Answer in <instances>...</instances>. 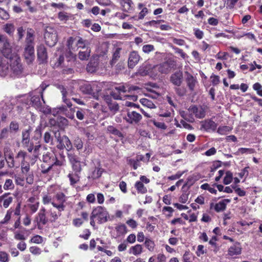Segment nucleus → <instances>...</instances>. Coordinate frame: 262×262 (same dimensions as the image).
Wrapping results in <instances>:
<instances>
[{
  "label": "nucleus",
  "instance_id": "nucleus-1",
  "mask_svg": "<svg viewBox=\"0 0 262 262\" xmlns=\"http://www.w3.org/2000/svg\"><path fill=\"white\" fill-rule=\"evenodd\" d=\"M27 153L23 150H19L13 159L8 161L9 165L13 168H18L20 166L21 173L25 176L26 182L29 184H32L34 182L33 172L30 169V164L25 160Z\"/></svg>",
  "mask_w": 262,
  "mask_h": 262
},
{
  "label": "nucleus",
  "instance_id": "nucleus-2",
  "mask_svg": "<svg viewBox=\"0 0 262 262\" xmlns=\"http://www.w3.org/2000/svg\"><path fill=\"white\" fill-rule=\"evenodd\" d=\"M42 162L53 166H63L66 165L64 158L58 159L53 151L44 152L42 156Z\"/></svg>",
  "mask_w": 262,
  "mask_h": 262
},
{
  "label": "nucleus",
  "instance_id": "nucleus-3",
  "mask_svg": "<svg viewBox=\"0 0 262 262\" xmlns=\"http://www.w3.org/2000/svg\"><path fill=\"white\" fill-rule=\"evenodd\" d=\"M91 214L93 217L96 219L97 221V223L99 224L106 222L109 216L108 212L106 209L101 206H98L93 208Z\"/></svg>",
  "mask_w": 262,
  "mask_h": 262
},
{
  "label": "nucleus",
  "instance_id": "nucleus-4",
  "mask_svg": "<svg viewBox=\"0 0 262 262\" xmlns=\"http://www.w3.org/2000/svg\"><path fill=\"white\" fill-rule=\"evenodd\" d=\"M66 201V195L62 192L59 191L53 196L51 204L58 210V212H61L65 210Z\"/></svg>",
  "mask_w": 262,
  "mask_h": 262
},
{
  "label": "nucleus",
  "instance_id": "nucleus-5",
  "mask_svg": "<svg viewBox=\"0 0 262 262\" xmlns=\"http://www.w3.org/2000/svg\"><path fill=\"white\" fill-rule=\"evenodd\" d=\"M0 52L6 59L11 58L14 55L12 53V47L8 37L5 35L0 34Z\"/></svg>",
  "mask_w": 262,
  "mask_h": 262
},
{
  "label": "nucleus",
  "instance_id": "nucleus-6",
  "mask_svg": "<svg viewBox=\"0 0 262 262\" xmlns=\"http://www.w3.org/2000/svg\"><path fill=\"white\" fill-rule=\"evenodd\" d=\"M48 219L46 216V209L42 207L35 216L33 223L35 224V227L38 230H42L44 227L48 224Z\"/></svg>",
  "mask_w": 262,
  "mask_h": 262
},
{
  "label": "nucleus",
  "instance_id": "nucleus-7",
  "mask_svg": "<svg viewBox=\"0 0 262 262\" xmlns=\"http://www.w3.org/2000/svg\"><path fill=\"white\" fill-rule=\"evenodd\" d=\"M44 38L47 45L53 47L58 40L56 30L51 27H47L44 33Z\"/></svg>",
  "mask_w": 262,
  "mask_h": 262
},
{
  "label": "nucleus",
  "instance_id": "nucleus-8",
  "mask_svg": "<svg viewBox=\"0 0 262 262\" xmlns=\"http://www.w3.org/2000/svg\"><path fill=\"white\" fill-rule=\"evenodd\" d=\"M68 158L71 165L73 172L80 173L82 170V162L79 157L72 151L68 153Z\"/></svg>",
  "mask_w": 262,
  "mask_h": 262
},
{
  "label": "nucleus",
  "instance_id": "nucleus-9",
  "mask_svg": "<svg viewBox=\"0 0 262 262\" xmlns=\"http://www.w3.org/2000/svg\"><path fill=\"white\" fill-rule=\"evenodd\" d=\"M6 59V61H8L10 69L14 75H19L22 73L23 68L19 57L13 55Z\"/></svg>",
  "mask_w": 262,
  "mask_h": 262
},
{
  "label": "nucleus",
  "instance_id": "nucleus-10",
  "mask_svg": "<svg viewBox=\"0 0 262 262\" xmlns=\"http://www.w3.org/2000/svg\"><path fill=\"white\" fill-rule=\"evenodd\" d=\"M176 62L174 60L169 59L159 64L154 67V69L157 70L161 74H167L170 72L174 66Z\"/></svg>",
  "mask_w": 262,
  "mask_h": 262
},
{
  "label": "nucleus",
  "instance_id": "nucleus-11",
  "mask_svg": "<svg viewBox=\"0 0 262 262\" xmlns=\"http://www.w3.org/2000/svg\"><path fill=\"white\" fill-rule=\"evenodd\" d=\"M80 90L83 93L91 95L96 99L98 98V93L100 91L98 85L94 83H85L81 86Z\"/></svg>",
  "mask_w": 262,
  "mask_h": 262
},
{
  "label": "nucleus",
  "instance_id": "nucleus-12",
  "mask_svg": "<svg viewBox=\"0 0 262 262\" xmlns=\"http://www.w3.org/2000/svg\"><path fill=\"white\" fill-rule=\"evenodd\" d=\"M45 88H42L41 91L35 90L33 92V95L31 98V103L32 105L36 108H40L42 104L40 101V97L43 103H45L43 97V92Z\"/></svg>",
  "mask_w": 262,
  "mask_h": 262
},
{
  "label": "nucleus",
  "instance_id": "nucleus-13",
  "mask_svg": "<svg viewBox=\"0 0 262 262\" xmlns=\"http://www.w3.org/2000/svg\"><path fill=\"white\" fill-rule=\"evenodd\" d=\"M49 124L59 129H63L68 125V120L63 117L58 116L51 118L49 120Z\"/></svg>",
  "mask_w": 262,
  "mask_h": 262
},
{
  "label": "nucleus",
  "instance_id": "nucleus-14",
  "mask_svg": "<svg viewBox=\"0 0 262 262\" xmlns=\"http://www.w3.org/2000/svg\"><path fill=\"white\" fill-rule=\"evenodd\" d=\"M15 160V156L11 150H7L4 151V156L0 152V170L5 167L6 162L7 165L9 168H13L9 165V161L12 159Z\"/></svg>",
  "mask_w": 262,
  "mask_h": 262
},
{
  "label": "nucleus",
  "instance_id": "nucleus-15",
  "mask_svg": "<svg viewBox=\"0 0 262 262\" xmlns=\"http://www.w3.org/2000/svg\"><path fill=\"white\" fill-rule=\"evenodd\" d=\"M142 119L141 115L136 111L128 110L127 116L125 117V121L129 124H138Z\"/></svg>",
  "mask_w": 262,
  "mask_h": 262
},
{
  "label": "nucleus",
  "instance_id": "nucleus-16",
  "mask_svg": "<svg viewBox=\"0 0 262 262\" xmlns=\"http://www.w3.org/2000/svg\"><path fill=\"white\" fill-rule=\"evenodd\" d=\"M100 60L98 57L91 59L86 66L87 72L92 73L96 72L99 68H102V63H100Z\"/></svg>",
  "mask_w": 262,
  "mask_h": 262
},
{
  "label": "nucleus",
  "instance_id": "nucleus-17",
  "mask_svg": "<svg viewBox=\"0 0 262 262\" xmlns=\"http://www.w3.org/2000/svg\"><path fill=\"white\" fill-rule=\"evenodd\" d=\"M188 111L193 113L198 119H202L206 116V110L201 105H192L189 107Z\"/></svg>",
  "mask_w": 262,
  "mask_h": 262
},
{
  "label": "nucleus",
  "instance_id": "nucleus-18",
  "mask_svg": "<svg viewBox=\"0 0 262 262\" xmlns=\"http://www.w3.org/2000/svg\"><path fill=\"white\" fill-rule=\"evenodd\" d=\"M217 126V124L211 119H206L201 122V129L207 132H214Z\"/></svg>",
  "mask_w": 262,
  "mask_h": 262
},
{
  "label": "nucleus",
  "instance_id": "nucleus-19",
  "mask_svg": "<svg viewBox=\"0 0 262 262\" xmlns=\"http://www.w3.org/2000/svg\"><path fill=\"white\" fill-rule=\"evenodd\" d=\"M104 171V169L102 168L101 163L99 161L97 166H95L94 169L90 172L88 178L92 180L98 179L101 177Z\"/></svg>",
  "mask_w": 262,
  "mask_h": 262
},
{
  "label": "nucleus",
  "instance_id": "nucleus-20",
  "mask_svg": "<svg viewBox=\"0 0 262 262\" xmlns=\"http://www.w3.org/2000/svg\"><path fill=\"white\" fill-rule=\"evenodd\" d=\"M24 55L27 62H32L35 58L34 46L25 45Z\"/></svg>",
  "mask_w": 262,
  "mask_h": 262
},
{
  "label": "nucleus",
  "instance_id": "nucleus-21",
  "mask_svg": "<svg viewBox=\"0 0 262 262\" xmlns=\"http://www.w3.org/2000/svg\"><path fill=\"white\" fill-rule=\"evenodd\" d=\"M242 246L240 243L235 242L233 245L228 249V255L231 257H235L242 253Z\"/></svg>",
  "mask_w": 262,
  "mask_h": 262
},
{
  "label": "nucleus",
  "instance_id": "nucleus-22",
  "mask_svg": "<svg viewBox=\"0 0 262 262\" xmlns=\"http://www.w3.org/2000/svg\"><path fill=\"white\" fill-rule=\"evenodd\" d=\"M122 10L126 13H132L134 10L132 0H119Z\"/></svg>",
  "mask_w": 262,
  "mask_h": 262
},
{
  "label": "nucleus",
  "instance_id": "nucleus-23",
  "mask_svg": "<svg viewBox=\"0 0 262 262\" xmlns=\"http://www.w3.org/2000/svg\"><path fill=\"white\" fill-rule=\"evenodd\" d=\"M231 202V200L226 199L222 200L214 205L213 203L210 204V209L214 206V209L216 212H220L224 211L226 209L227 204Z\"/></svg>",
  "mask_w": 262,
  "mask_h": 262
},
{
  "label": "nucleus",
  "instance_id": "nucleus-24",
  "mask_svg": "<svg viewBox=\"0 0 262 262\" xmlns=\"http://www.w3.org/2000/svg\"><path fill=\"white\" fill-rule=\"evenodd\" d=\"M114 237L118 238L124 236L128 232L127 227L124 224H120L115 227Z\"/></svg>",
  "mask_w": 262,
  "mask_h": 262
},
{
  "label": "nucleus",
  "instance_id": "nucleus-25",
  "mask_svg": "<svg viewBox=\"0 0 262 262\" xmlns=\"http://www.w3.org/2000/svg\"><path fill=\"white\" fill-rule=\"evenodd\" d=\"M140 56L137 51L132 52L129 56L128 65L129 68H133L139 62Z\"/></svg>",
  "mask_w": 262,
  "mask_h": 262
},
{
  "label": "nucleus",
  "instance_id": "nucleus-26",
  "mask_svg": "<svg viewBox=\"0 0 262 262\" xmlns=\"http://www.w3.org/2000/svg\"><path fill=\"white\" fill-rule=\"evenodd\" d=\"M13 198L10 193H5L0 196V203L5 208H7L12 203Z\"/></svg>",
  "mask_w": 262,
  "mask_h": 262
},
{
  "label": "nucleus",
  "instance_id": "nucleus-27",
  "mask_svg": "<svg viewBox=\"0 0 262 262\" xmlns=\"http://www.w3.org/2000/svg\"><path fill=\"white\" fill-rule=\"evenodd\" d=\"M187 77L186 78V82L187 85L190 91L194 90L196 84L198 83L196 78L188 72H186Z\"/></svg>",
  "mask_w": 262,
  "mask_h": 262
},
{
  "label": "nucleus",
  "instance_id": "nucleus-28",
  "mask_svg": "<svg viewBox=\"0 0 262 262\" xmlns=\"http://www.w3.org/2000/svg\"><path fill=\"white\" fill-rule=\"evenodd\" d=\"M183 74L182 72H176L172 74L170 76V81L174 85L180 86L182 82Z\"/></svg>",
  "mask_w": 262,
  "mask_h": 262
},
{
  "label": "nucleus",
  "instance_id": "nucleus-29",
  "mask_svg": "<svg viewBox=\"0 0 262 262\" xmlns=\"http://www.w3.org/2000/svg\"><path fill=\"white\" fill-rule=\"evenodd\" d=\"M34 31L32 28H28L27 31V35L25 39V45L34 46Z\"/></svg>",
  "mask_w": 262,
  "mask_h": 262
},
{
  "label": "nucleus",
  "instance_id": "nucleus-30",
  "mask_svg": "<svg viewBox=\"0 0 262 262\" xmlns=\"http://www.w3.org/2000/svg\"><path fill=\"white\" fill-rule=\"evenodd\" d=\"M105 100L111 112L115 113L119 110L118 104L115 101H113L111 97L107 96L105 98Z\"/></svg>",
  "mask_w": 262,
  "mask_h": 262
},
{
  "label": "nucleus",
  "instance_id": "nucleus-31",
  "mask_svg": "<svg viewBox=\"0 0 262 262\" xmlns=\"http://www.w3.org/2000/svg\"><path fill=\"white\" fill-rule=\"evenodd\" d=\"M106 132L119 138L124 137L122 132L114 125L107 126L106 127Z\"/></svg>",
  "mask_w": 262,
  "mask_h": 262
},
{
  "label": "nucleus",
  "instance_id": "nucleus-32",
  "mask_svg": "<svg viewBox=\"0 0 262 262\" xmlns=\"http://www.w3.org/2000/svg\"><path fill=\"white\" fill-rule=\"evenodd\" d=\"M38 58L42 62H44L48 58V55L46 48L42 46H40L37 49Z\"/></svg>",
  "mask_w": 262,
  "mask_h": 262
},
{
  "label": "nucleus",
  "instance_id": "nucleus-33",
  "mask_svg": "<svg viewBox=\"0 0 262 262\" xmlns=\"http://www.w3.org/2000/svg\"><path fill=\"white\" fill-rule=\"evenodd\" d=\"M80 173H76L75 172H70L68 175V177L70 180V183L71 186H75L76 184L80 181Z\"/></svg>",
  "mask_w": 262,
  "mask_h": 262
},
{
  "label": "nucleus",
  "instance_id": "nucleus-34",
  "mask_svg": "<svg viewBox=\"0 0 262 262\" xmlns=\"http://www.w3.org/2000/svg\"><path fill=\"white\" fill-rule=\"evenodd\" d=\"M30 132L29 130H25L22 132L21 144L23 146L32 143L30 141Z\"/></svg>",
  "mask_w": 262,
  "mask_h": 262
},
{
  "label": "nucleus",
  "instance_id": "nucleus-35",
  "mask_svg": "<svg viewBox=\"0 0 262 262\" xmlns=\"http://www.w3.org/2000/svg\"><path fill=\"white\" fill-rule=\"evenodd\" d=\"M148 13V10L146 7H143L141 11L139 13L138 16L134 15L131 17L130 19H134L135 20H139L143 19L144 17Z\"/></svg>",
  "mask_w": 262,
  "mask_h": 262
},
{
  "label": "nucleus",
  "instance_id": "nucleus-36",
  "mask_svg": "<svg viewBox=\"0 0 262 262\" xmlns=\"http://www.w3.org/2000/svg\"><path fill=\"white\" fill-rule=\"evenodd\" d=\"M135 187L138 193L145 194L147 192L146 187L141 181H137L135 184Z\"/></svg>",
  "mask_w": 262,
  "mask_h": 262
},
{
  "label": "nucleus",
  "instance_id": "nucleus-37",
  "mask_svg": "<svg viewBox=\"0 0 262 262\" xmlns=\"http://www.w3.org/2000/svg\"><path fill=\"white\" fill-rule=\"evenodd\" d=\"M182 193L179 197V201L181 203L185 204L188 200V197L190 194V191L188 189L182 188Z\"/></svg>",
  "mask_w": 262,
  "mask_h": 262
},
{
  "label": "nucleus",
  "instance_id": "nucleus-38",
  "mask_svg": "<svg viewBox=\"0 0 262 262\" xmlns=\"http://www.w3.org/2000/svg\"><path fill=\"white\" fill-rule=\"evenodd\" d=\"M7 59L4 57L2 53L0 52V68L4 72L7 71L9 67V62L6 61Z\"/></svg>",
  "mask_w": 262,
  "mask_h": 262
},
{
  "label": "nucleus",
  "instance_id": "nucleus-39",
  "mask_svg": "<svg viewBox=\"0 0 262 262\" xmlns=\"http://www.w3.org/2000/svg\"><path fill=\"white\" fill-rule=\"evenodd\" d=\"M138 87L136 86H133L128 87L127 89V87L124 85H120L116 87V90L119 91V93L121 94V93H124L126 92L127 91L130 92V91H135L138 89Z\"/></svg>",
  "mask_w": 262,
  "mask_h": 262
},
{
  "label": "nucleus",
  "instance_id": "nucleus-40",
  "mask_svg": "<svg viewBox=\"0 0 262 262\" xmlns=\"http://www.w3.org/2000/svg\"><path fill=\"white\" fill-rule=\"evenodd\" d=\"M15 28L13 24H6L4 26V31L10 36H13Z\"/></svg>",
  "mask_w": 262,
  "mask_h": 262
},
{
  "label": "nucleus",
  "instance_id": "nucleus-41",
  "mask_svg": "<svg viewBox=\"0 0 262 262\" xmlns=\"http://www.w3.org/2000/svg\"><path fill=\"white\" fill-rule=\"evenodd\" d=\"M54 167V166L49 165L48 164L43 162L40 165V172H41V173H42L43 174H47L51 170H52Z\"/></svg>",
  "mask_w": 262,
  "mask_h": 262
},
{
  "label": "nucleus",
  "instance_id": "nucleus-42",
  "mask_svg": "<svg viewBox=\"0 0 262 262\" xmlns=\"http://www.w3.org/2000/svg\"><path fill=\"white\" fill-rule=\"evenodd\" d=\"M142 247L141 245L137 244L134 246H132L129 249V253L135 255L140 254L142 252Z\"/></svg>",
  "mask_w": 262,
  "mask_h": 262
},
{
  "label": "nucleus",
  "instance_id": "nucleus-43",
  "mask_svg": "<svg viewBox=\"0 0 262 262\" xmlns=\"http://www.w3.org/2000/svg\"><path fill=\"white\" fill-rule=\"evenodd\" d=\"M196 181V179L194 178L192 176H189L185 183V184L182 186V189H186L189 190L191 186L193 185V184Z\"/></svg>",
  "mask_w": 262,
  "mask_h": 262
},
{
  "label": "nucleus",
  "instance_id": "nucleus-44",
  "mask_svg": "<svg viewBox=\"0 0 262 262\" xmlns=\"http://www.w3.org/2000/svg\"><path fill=\"white\" fill-rule=\"evenodd\" d=\"M91 49L86 48L84 51H80L78 53V58L81 60H88L90 56Z\"/></svg>",
  "mask_w": 262,
  "mask_h": 262
},
{
  "label": "nucleus",
  "instance_id": "nucleus-45",
  "mask_svg": "<svg viewBox=\"0 0 262 262\" xmlns=\"http://www.w3.org/2000/svg\"><path fill=\"white\" fill-rule=\"evenodd\" d=\"M13 212V210L12 208H10L8 209L6 214L4 218V219L1 222V224L3 225L7 224L11 220L12 213Z\"/></svg>",
  "mask_w": 262,
  "mask_h": 262
},
{
  "label": "nucleus",
  "instance_id": "nucleus-46",
  "mask_svg": "<svg viewBox=\"0 0 262 262\" xmlns=\"http://www.w3.org/2000/svg\"><path fill=\"white\" fill-rule=\"evenodd\" d=\"M140 103L144 106L150 108H155L156 107L155 104L150 100L147 98H142L140 100Z\"/></svg>",
  "mask_w": 262,
  "mask_h": 262
},
{
  "label": "nucleus",
  "instance_id": "nucleus-47",
  "mask_svg": "<svg viewBox=\"0 0 262 262\" xmlns=\"http://www.w3.org/2000/svg\"><path fill=\"white\" fill-rule=\"evenodd\" d=\"M15 187L13 180L10 179L6 180L3 186V189L5 190H13Z\"/></svg>",
  "mask_w": 262,
  "mask_h": 262
},
{
  "label": "nucleus",
  "instance_id": "nucleus-48",
  "mask_svg": "<svg viewBox=\"0 0 262 262\" xmlns=\"http://www.w3.org/2000/svg\"><path fill=\"white\" fill-rule=\"evenodd\" d=\"M120 48H117L114 52L112 60L110 61V64L113 67L120 58Z\"/></svg>",
  "mask_w": 262,
  "mask_h": 262
},
{
  "label": "nucleus",
  "instance_id": "nucleus-49",
  "mask_svg": "<svg viewBox=\"0 0 262 262\" xmlns=\"http://www.w3.org/2000/svg\"><path fill=\"white\" fill-rule=\"evenodd\" d=\"M78 40L76 42V47L77 48L84 49L89 45L88 40L83 39L81 37H77Z\"/></svg>",
  "mask_w": 262,
  "mask_h": 262
},
{
  "label": "nucleus",
  "instance_id": "nucleus-50",
  "mask_svg": "<svg viewBox=\"0 0 262 262\" xmlns=\"http://www.w3.org/2000/svg\"><path fill=\"white\" fill-rule=\"evenodd\" d=\"M41 147H42L40 145H35V147L33 150V157L32 159V160H34V161L31 163L32 165L34 164L35 162L36 161L37 159L38 158L39 156L40 155L39 150L40 148H41Z\"/></svg>",
  "mask_w": 262,
  "mask_h": 262
},
{
  "label": "nucleus",
  "instance_id": "nucleus-51",
  "mask_svg": "<svg viewBox=\"0 0 262 262\" xmlns=\"http://www.w3.org/2000/svg\"><path fill=\"white\" fill-rule=\"evenodd\" d=\"M49 213L50 216V221L51 222H55L58 218L59 216L61 215V212H58V214L56 211L53 210L52 209L49 210Z\"/></svg>",
  "mask_w": 262,
  "mask_h": 262
},
{
  "label": "nucleus",
  "instance_id": "nucleus-52",
  "mask_svg": "<svg viewBox=\"0 0 262 262\" xmlns=\"http://www.w3.org/2000/svg\"><path fill=\"white\" fill-rule=\"evenodd\" d=\"M146 248L150 251H154L155 244L153 241L149 238H146L144 243Z\"/></svg>",
  "mask_w": 262,
  "mask_h": 262
},
{
  "label": "nucleus",
  "instance_id": "nucleus-53",
  "mask_svg": "<svg viewBox=\"0 0 262 262\" xmlns=\"http://www.w3.org/2000/svg\"><path fill=\"white\" fill-rule=\"evenodd\" d=\"M233 179V174L230 171H227L226 172V176L223 180V183L225 185H228L231 183Z\"/></svg>",
  "mask_w": 262,
  "mask_h": 262
},
{
  "label": "nucleus",
  "instance_id": "nucleus-54",
  "mask_svg": "<svg viewBox=\"0 0 262 262\" xmlns=\"http://www.w3.org/2000/svg\"><path fill=\"white\" fill-rule=\"evenodd\" d=\"M127 164L133 167L134 170L137 169V168L140 166V163L138 162V160H135L134 159H128L127 160Z\"/></svg>",
  "mask_w": 262,
  "mask_h": 262
},
{
  "label": "nucleus",
  "instance_id": "nucleus-55",
  "mask_svg": "<svg viewBox=\"0 0 262 262\" xmlns=\"http://www.w3.org/2000/svg\"><path fill=\"white\" fill-rule=\"evenodd\" d=\"M15 182L16 185L23 186L25 184V180L26 179L24 176L19 174H15L14 176Z\"/></svg>",
  "mask_w": 262,
  "mask_h": 262
},
{
  "label": "nucleus",
  "instance_id": "nucleus-56",
  "mask_svg": "<svg viewBox=\"0 0 262 262\" xmlns=\"http://www.w3.org/2000/svg\"><path fill=\"white\" fill-rule=\"evenodd\" d=\"M91 235V231L89 229H84L82 231V233L80 234L79 237L84 240H88L89 239Z\"/></svg>",
  "mask_w": 262,
  "mask_h": 262
},
{
  "label": "nucleus",
  "instance_id": "nucleus-57",
  "mask_svg": "<svg viewBox=\"0 0 262 262\" xmlns=\"http://www.w3.org/2000/svg\"><path fill=\"white\" fill-rule=\"evenodd\" d=\"M164 21H165L163 19H159V20H152L146 22L144 24V25L147 26V27H148V26H150V27L154 26V27H155L157 28L158 27H157V25H159L161 23H163Z\"/></svg>",
  "mask_w": 262,
  "mask_h": 262
},
{
  "label": "nucleus",
  "instance_id": "nucleus-58",
  "mask_svg": "<svg viewBox=\"0 0 262 262\" xmlns=\"http://www.w3.org/2000/svg\"><path fill=\"white\" fill-rule=\"evenodd\" d=\"M232 128L228 126H219L217 129V133L221 135H225L231 131Z\"/></svg>",
  "mask_w": 262,
  "mask_h": 262
},
{
  "label": "nucleus",
  "instance_id": "nucleus-59",
  "mask_svg": "<svg viewBox=\"0 0 262 262\" xmlns=\"http://www.w3.org/2000/svg\"><path fill=\"white\" fill-rule=\"evenodd\" d=\"M174 210L171 207L164 206L162 209V212L165 213L167 216L170 217L173 212Z\"/></svg>",
  "mask_w": 262,
  "mask_h": 262
},
{
  "label": "nucleus",
  "instance_id": "nucleus-60",
  "mask_svg": "<svg viewBox=\"0 0 262 262\" xmlns=\"http://www.w3.org/2000/svg\"><path fill=\"white\" fill-rule=\"evenodd\" d=\"M253 89L256 91L258 95L262 97V85L258 82H256L253 85Z\"/></svg>",
  "mask_w": 262,
  "mask_h": 262
},
{
  "label": "nucleus",
  "instance_id": "nucleus-61",
  "mask_svg": "<svg viewBox=\"0 0 262 262\" xmlns=\"http://www.w3.org/2000/svg\"><path fill=\"white\" fill-rule=\"evenodd\" d=\"M111 97H112L115 100H122V97L121 94L119 93V91L116 90V88L114 90L112 91L111 93Z\"/></svg>",
  "mask_w": 262,
  "mask_h": 262
},
{
  "label": "nucleus",
  "instance_id": "nucleus-62",
  "mask_svg": "<svg viewBox=\"0 0 262 262\" xmlns=\"http://www.w3.org/2000/svg\"><path fill=\"white\" fill-rule=\"evenodd\" d=\"M9 260L8 254L5 251H0V262H8Z\"/></svg>",
  "mask_w": 262,
  "mask_h": 262
},
{
  "label": "nucleus",
  "instance_id": "nucleus-63",
  "mask_svg": "<svg viewBox=\"0 0 262 262\" xmlns=\"http://www.w3.org/2000/svg\"><path fill=\"white\" fill-rule=\"evenodd\" d=\"M194 35L198 39H201L204 37V32L199 28H194Z\"/></svg>",
  "mask_w": 262,
  "mask_h": 262
},
{
  "label": "nucleus",
  "instance_id": "nucleus-64",
  "mask_svg": "<svg viewBox=\"0 0 262 262\" xmlns=\"http://www.w3.org/2000/svg\"><path fill=\"white\" fill-rule=\"evenodd\" d=\"M42 242V237L39 235H36L33 236L30 239L31 243H33L38 244H41Z\"/></svg>",
  "mask_w": 262,
  "mask_h": 262
}]
</instances>
